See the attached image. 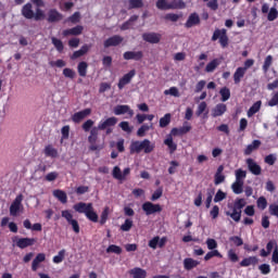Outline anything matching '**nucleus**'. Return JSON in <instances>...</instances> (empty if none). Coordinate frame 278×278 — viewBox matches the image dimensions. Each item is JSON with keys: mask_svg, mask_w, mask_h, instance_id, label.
<instances>
[{"mask_svg": "<svg viewBox=\"0 0 278 278\" xmlns=\"http://www.w3.org/2000/svg\"><path fill=\"white\" fill-rule=\"evenodd\" d=\"M155 149V144L154 143H151V140L149 139H144L142 141H132L130 143V153L134 154V153H153Z\"/></svg>", "mask_w": 278, "mask_h": 278, "instance_id": "7ed1b4c3", "label": "nucleus"}, {"mask_svg": "<svg viewBox=\"0 0 278 278\" xmlns=\"http://www.w3.org/2000/svg\"><path fill=\"white\" fill-rule=\"evenodd\" d=\"M244 75H247V68L238 67L233 74V81L238 86L240 81L244 78Z\"/></svg>", "mask_w": 278, "mask_h": 278, "instance_id": "a878e982", "label": "nucleus"}, {"mask_svg": "<svg viewBox=\"0 0 278 278\" xmlns=\"http://www.w3.org/2000/svg\"><path fill=\"white\" fill-rule=\"evenodd\" d=\"M270 66H273V55H267L263 64V73H268Z\"/></svg>", "mask_w": 278, "mask_h": 278, "instance_id": "49530a36", "label": "nucleus"}, {"mask_svg": "<svg viewBox=\"0 0 278 278\" xmlns=\"http://www.w3.org/2000/svg\"><path fill=\"white\" fill-rule=\"evenodd\" d=\"M59 175L60 174H58V172H51L45 176V180L46 181H55V179H58Z\"/></svg>", "mask_w": 278, "mask_h": 278, "instance_id": "338daca9", "label": "nucleus"}, {"mask_svg": "<svg viewBox=\"0 0 278 278\" xmlns=\"http://www.w3.org/2000/svg\"><path fill=\"white\" fill-rule=\"evenodd\" d=\"M257 264H260V258H257V256H249V257L243 258L239 263V266L241 268H247L249 266H257Z\"/></svg>", "mask_w": 278, "mask_h": 278, "instance_id": "aec40b11", "label": "nucleus"}, {"mask_svg": "<svg viewBox=\"0 0 278 278\" xmlns=\"http://www.w3.org/2000/svg\"><path fill=\"white\" fill-rule=\"evenodd\" d=\"M245 164L252 175H262V166H260L253 159H247Z\"/></svg>", "mask_w": 278, "mask_h": 278, "instance_id": "dca6fc26", "label": "nucleus"}, {"mask_svg": "<svg viewBox=\"0 0 278 278\" xmlns=\"http://www.w3.org/2000/svg\"><path fill=\"white\" fill-rule=\"evenodd\" d=\"M236 175V181H244L247 179V170L239 168L235 173Z\"/></svg>", "mask_w": 278, "mask_h": 278, "instance_id": "8fccbe9b", "label": "nucleus"}, {"mask_svg": "<svg viewBox=\"0 0 278 278\" xmlns=\"http://www.w3.org/2000/svg\"><path fill=\"white\" fill-rule=\"evenodd\" d=\"M124 60H135V62H140L144 58L142 51H126L123 54Z\"/></svg>", "mask_w": 278, "mask_h": 278, "instance_id": "2eb2a0df", "label": "nucleus"}, {"mask_svg": "<svg viewBox=\"0 0 278 278\" xmlns=\"http://www.w3.org/2000/svg\"><path fill=\"white\" fill-rule=\"evenodd\" d=\"M41 8H45V0H30L22 7L21 14L27 21H42L45 11Z\"/></svg>", "mask_w": 278, "mask_h": 278, "instance_id": "f257e3e1", "label": "nucleus"}, {"mask_svg": "<svg viewBox=\"0 0 278 278\" xmlns=\"http://www.w3.org/2000/svg\"><path fill=\"white\" fill-rule=\"evenodd\" d=\"M73 210L78 212V214H87L89 210H92V203L78 202L74 204Z\"/></svg>", "mask_w": 278, "mask_h": 278, "instance_id": "6ab92c4d", "label": "nucleus"}, {"mask_svg": "<svg viewBox=\"0 0 278 278\" xmlns=\"http://www.w3.org/2000/svg\"><path fill=\"white\" fill-rule=\"evenodd\" d=\"M164 144L168 148L169 153H175V151H177V143L173 141L172 135L166 136V139L164 140Z\"/></svg>", "mask_w": 278, "mask_h": 278, "instance_id": "7c9ffc66", "label": "nucleus"}, {"mask_svg": "<svg viewBox=\"0 0 278 278\" xmlns=\"http://www.w3.org/2000/svg\"><path fill=\"white\" fill-rule=\"evenodd\" d=\"M230 242H232V244H235V247H242V244H244V241L242 240V238L238 237V236H232L229 238Z\"/></svg>", "mask_w": 278, "mask_h": 278, "instance_id": "052dcab7", "label": "nucleus"}, {"mask_svg": "<svg viewBox=\"0 0 278 278\" xmlns=\"http://www.w3.org/2000/svg\"><path fill=\"white\" fill-rule=\"evenodd\" d=\"M225 112H227V104L219 103L212 110V116L213 118H218V116H223Z\"/></svg>", "mask_w": 278, "mask_h": 278, "instance_id": "b1692460", "label": "nucleus"}, {"mask_svg": "<svg viewBox=\"0 0 278 278\" xmlns=\"http://www.w3.org/2000/svg\"><path fill=\"white\" fill-rule=\"evenodd\" d=\"M142 39L150 45H157L162 40V35L159 33H144Z\"/></svg>", "mask_w": 278, "mask_h": 278, "instance_id": "f8f14e48", "label": "nucleus"}, {"mask_svg": "<svg viewBox=\"0 0 278 278\" xmlns=\"http://www.w3.org/2000/svg\"><path fill=\"white\" fill-rule=\"evenodd\" d=\"M160 127H168L170 125V113H166L163 117L160 118Z\"/></svg>", "mask_w": 278, "mask_h": 278, "instance_id": "c03bdc74", "label": "nucleus"}, {"mask_svg": "<svg viewBox=\"0 0 278 278\" xmlns=\"http://www.w3.org/2000/svg\"><path fill=\"white\" fill-rule=\"evenodd\" d=\"M261 146H262V141H260L257 139L253 140V142L245 148L244 155H251V153H253L255 150L260 149Z\"/></svg>", "mask_w": 278, "mask_h": 278, "instance_id": "c85d7f7f", "label": "nucleus"}, {"mask_svg": "<svg viewBox=\"0 0 278 278\" xmlns=\"http://www.w3.org/2000/svg\"><path fill=\"white\" fill-rule=\"evenodd\" d=\"M216 40H219V45L223 49H227V47H229V37L227 36V29H215L212 36V41L216 42Z\"/></svg>", "mask_w": 278, "mask_h": 278, "instance_id": "423d86ee", "label": "nucleus"}, {"mask_svg": "<svg viewBox=\"0 0 278 278\" xmlns=\"http://www.w3.org/2000/svg\"><path fill=\"white\" fill-rule=\"evenodd\" d=\"M85 216L91 223H99V215L97 214V212H94V207L92 205L91 208L87 211V214Z\"/></svg>", "mask_w": 278, "mask_h": 278, "instance_id": "58836bf2", "label": "nucleus"}, {"mask_svg": "<svg viewBox=\"0 0 278 278\" xmlns=\"http://www.w3.org/2000/svg\"><path fill=\"white\" fill-rule=\"evenodd\" d=\"M88 51H90V46L84 45L79 50L75 51L72 54L71 60H77L79 58H83V55H86V53H88Z\"/></svg>", "mask_w": 278, "mask_h": 278, "instance_id": "cd10ccee", "label": "nucleus"}, {"mask_svg": "<svg viewBox=\"0 0 278 278\" xmlns=\"http://www.w3.org/2000/svg\"><path fill=\"white\" fill-rule=\"evenodd\" d=\"M228 260L232 262V264H236V262H240V256L236 254V250L230 249L228 251Z\"/></svg>", "mask_w": 278, "mask_h": 278, "instance_id": "6e6d98bb", "label": "nucleus"}, {"mask_svg": "<svg viewBox=\"0 0 278 278\" xmlns=\"http://www.w3.org/2000/svg\"><path fill=\"white\" fill-rule=\"evenodd\" d=\"M130 275L132 278H147V270L140 268V267H135L130 269Z\"/></svg>", "mask_w": 278, "mask_h": 278, "instance_id": "2f4dec72", "label": "nucleus"}, {"mask_svg": "<svg viewBox=\"0 0 278 278\" xmlns=\"http://www.w3.org/2000/svg\"><path fill=\"white\" fill-rule=\"evenodd\" d=\"M128 3V10H138L144 7V2H142V0H129Z\"/></svg>", "mask_w": 278, "mask_h": 278, "instance_id": "a19ab883", "label": "nucleus"}, {"mask_svg": "<svg viewBox=\"0 0 278 278\" xmlns=\"http://www.w3.org/2000/svg\"><path fill=\"white\" fill-rule=\"evenodd\" d=\"M197 25H201V17L199 16V13H191L185 23V27L190 29V27H194Z\"/></svg>", "mask_w": 278, "mask_h": 278, "instance_id": "f3484780", "label": "nucleus"}, {"mask_svg": "<svg viewBox=\"0 0 278 278\" xmlns=\"http://www.w3.org/2000/svg\"><path fill=\"white\" fill-rule=\"evenodd\" d=\"M43 153L46 157H58V149L53 148L51 144L45 147Z\"/></svg>", "mask_w": 278, "mask_h": 278, "instance_id": "c9c22d12", "label": "nucleus"}, {"mask_svg": "<svg viewBox=\"0 0 278 278\" xmlns=\"http://www.w3.org/2000/svg\"><path fill=\"white\" fill-rule=\"evenodd\" d=\"M62 18H64V15H62V13H60L56 9H51L48 12V23H60Z\"/></svg>", "mask_w": 278, "mask_h": 278, "instance_id": "a211bd4d", "label": "nucleus"}, {"mask_svg": "<svg viewBox=\"0 0 278 278\" xmlns=\"http://www.w3.org/2000/svg\"><path fill=\"white\" fill-rule=\"evenodd\" d=\"M247 206V200L244 198H237L233 203L227 204V211L225 214L229 216L235 223H240L242 218V208Z\"/></svg>", "mask_w": 278, "mask_h": 278, "instance_id": "f03ea898", "label": "nucleus"}, {"mask_svg": "<svg viewBox=\"0 0 278 278\" xmlns=\"http://www.w3.org/2000/svg\"><path fill=\"white\" fill-rule=\"evenodd\" d=\"M212 257H223V254H220V252H218V250H212L205 254L204 261L210 262V260H212Z\"/></svg>", "mask_w": 278, "mask_h": 278, "instance_id": "a18cd8bd", "label": "nucleus"}, {"mask_svg": "<svg viewBox=\"0 0 278 278\" xmlns=\"http://www.w3.org/2000/svg\"><path fill=\"white\" fill-rule=\"evenodd\" d=\"M51 40H52V45L56 49V51L59 53H62L64 51V42H62V40H60L55 37H52Z\"/></svg>", "mask_w": 278, "mask_h": 278, "instance_id": "79ce46f5", "label": "nucleus"}, {"mask_svg": "<svg viewBox=\"0 0 278 278\" xmlns=\"http://www.w3.org/2000/svg\"><path fill=\"white\" fill-rule=\"evenodd\" d=\"M162 194H164V189L159 187L152 194L151 201H157V199H162Z\"/></svg>", "mask_w": 278, "mask_h": 278, "instance_id": "4d7b16f0", "label": "nucleus"}, {"mask_svg": "<svg viewBox=\"0 0 278 278\" xmlns=\"http://www.w3.org/2000/svg\"><path fill=\"white\" fill-rule=\"evenodd\" d=\"M116 123H118V118L116 117H108L104 121H100L98 124V129H100V131H105V136H110V134H112V131H114Z\"/></svg>", "mask_w": 278, "mask_h": 278, "instance_id": "39448f33", "label": "nucleus"}, {"mask_svg": "<svg viewBox=\"0 0 278 278\" xmlns=\"http://www.w3.org/2000/svg\"><path fill=\"white\" fill-rule=\"evenodd\" d=\"M134 77H136V70H131L119 78L117 84L118 90H123V88H125L128 84H131V79H134Z\"/></svg>", "mask_w": 278, "mask_h": 278, "instance_id": "9b49d317", "label": "nucleus"}, {"mask_svg": "<svg viewBox=\"0 0 278 278\" xmlns=\"http://www.w3.org/2000/svg\"><path fill=\"white\" fill-rule=\"evenodd\" d=\"M45 260H47V255L45 253H38L36 257L33 260L31 270L36 273V270H38L40 264H42Z\"/></svg>", "mask_w": 278, "mask_h": 278, "instance_id": "5701e85b", "label": "nucleus"}, {"mask_svg": "<svg viewBox=\"0 0 278 278\" xmlns=\"http://www.w3.org/2000/svg\"><path fill=\"white\" fill-rule=\"evenodd\" d=\"M219 94H220V101H223V103H225L226 101H229V99H231V90H229L228 87H223L219 90Z\"/></svg>", "mask_w": 278, "mask_h": 278, "instance_id": "4c0bfd02", "label": "nucleus"}, {"mask_svg": "<svg viewBox=\"0 0 278 278\" xmlns=\"http://www.w3.org/2000/svg\"><path fill=\"white\" fill-rule=\"evenodd\" d=\"M63 75H64V77H67L68 79H75L76 73L74 72L73 68L65 67L63 70Z\"/></svg>", "mask_w": 278, "mask_h": 278, "instance_id": "13d9d810", "label": "nucleus"}, {"mask_svg": "<svg viewBox=\"0 0 278 278\" xmlns=\"http://www.w3.org/2000/svg\"><path fill=\"white\" fill-rule=\"evenodd\" d=\"M231 190L235 194H242L244 192V181L235 180L231 185Z\"/></svg>", "mask_w": 278, "mask_h": 278, "instance_id": "c756f323", "label": "nucleus"}, {"mask_svg": "<svg viewBox=\"0 0 278 278\" xmlns=\"http://www.w3.org/2000/svg\"><path fill=\"white\" fill-rule=\"evenodd\" d=\"M112 176L114 177V179H117L118 181H123V179H125V176H123V172L121 170V167H118V166H115L113 168Z\"/></svg>", "mask_w": 278, "mask_h": 278, "instance_id": "09e8293b", "label": "nucleus"}, {"mask_svg": "<svg viewBox=\"0 0 278 278\" xmlns=\"http://www.w3.org/2000/svg\"><path fill=\"white\" fill-rule=\"evenodd\" d=\"M225 199H227V193L219 189L214 197V203H220V201H225Z\"/></svg>", "mask_w": 278, "mask_h": 278, "instance_id": "603ef678", "label": "nucleus"}, {"mask_svg": "<svg viewBox=\"0 0 278 278\" xmlns=\"http://www.w3.org/2000/svg\"><path fill=\"white\" fill-rule=\"evenodd\" d=\"M106 253H115V255H121V253H123V248L116 244H111L108 247Z\"/></svg>", "mask_w": 278, "mask_h": 278, "instance_id": "de8ad7c7", "label": "nucleus"}, {"mask_svg": "<svg viewBox=\"0 0 278 278\" xmlns=\"http://www.w3.org/2000/svg\"><path fill=\"white\" fill-rule=\"evenodd\" d=\"M258 210H266L268 207V201L264 197H260L256 201Z\"/></svg>", "mask_w": 278, "mask_h": 278, "instance_id": "5fc2aeb1", "label": "nucleus"}, {"mask_svg": "<svg viewBox=\"0 0 278 278\" xmlns=\"http://www.w3.org/2000/svg\"><path fill=\"white\" fill-rule=\"evenodd\" d=\"M258 270H261L262 275H270V265L262 264L258 266Z\"/></svg>", "mask_w": 278, "mask_h": 278, "instance_id": "69168bd1", "label": "nucleus"}, {"mask_svg": "<svg viewBox=\"0 0 278 278\" xmlns=\"http://www.w3.org/2000/svg\"><path fill=\"white\" fill-rule=\"evenodd\" d=\"M141 210H143L146 216H151L153 214H160L162 212V205L148 201L141 205Z\"/></svg>", "mask_w": 278, "mask_h": 278, "instance_id": "6e6552de", "label": "nucleus"}, {"mask_svg": "<svg viewBox=\"0 0 278 278\" xmlns=\"http://www.w3.org/2000/svg\"><path fill=\"white\" fill-rule=\"evenodd\" d=\"M269 108H275V105H278V91L274 93L271 99L268 101Z\"/></svg>", "mask_w": 278, "mask_h": 278, "instance_id": "774afa93", "label": "nucleus"}, {"mask_svg": "<svg viewBox=\"0 0 278 278\" xmlns=\"http://www.w3.org/2000/svg\"><path fill=\"white\" fill-rule=\"evenodd\" d=\"M84 34V26L77 25L73 28H68L63 30V36L66 38L67 36H81Z\"/></svg>", "mask_w": 278, "mask_h": 278, "instance_id": "4be33fe9", "label": "nucleus"}, {"mask_svg": "<svg viewBox=\"0 0 278 278\" xmlns=\"http://www.w3.org/2000/svg\"><path fill=\"white\" fill-rule=\"evenodd\" d=\"M66 256V250H60L58 255L53 256L52 262L54 264H62L64 262V257Z\"/></svg>", "mask_w": 278, "mask_h": 278, "instance_id": "ea45409f", "label": "nucleus"}, {"mask_svg": "<svg viewBox=\"0 0 278 278\" xmlns=\"http://www.w3.org/2000/svg\"><path fill=\"white\" fill-rule=\"evenodd\" d=\"M168 2L166 0H157L156 1V8L157 10H169Z\"/></svg>", "mask_w": 278, "mask_h": 278, "instance_id": "e2e57ef3", "label": "nucleus"}, {"mask_svg": "<svg viewBox=\"0 0 278 278\" xmlns=\"http://www.w3.org/2000/svg\"><path fill=\"white\" fill-rule=\"evenodd\" d=\"M92 114V109H85L83 111L76 112L72 116L73 123H81L84 118Z\"/></svg>", "mask_w": 278, "mask_h": 278, "instance_id": "4468645a", "label": "nucleus"}, {"mask_svg": "<svg viewBox=\"0 0 278 278\" xmlns=\"http://www.w3.org/2000/svg\"><path fill=\"white\" fill-rule=\"evenodd\" d=\"M199 266V262L194 261L193 258H185L184 260V268L185 270H192V268H197Z\"/></svg>", "mask_w": 278, "mask_h": 278, "instance_id": "72a5a7b5", "label": "nucleus"}, {"mask_svg": "<svg viewBox=\"0 0 278 278\" xmlns=\"http://www.w3.org/2000/svg\"><path fill=\"white\" fill-rule=\"evenodd\" d=\"M52 194L61 203L63 204L68 203V195H66V192L63 191L62 189H55Z\"/></svg>", "mask_w": 278, "mask_h": 278, "instance_id": "393cba45", "label": "nucleus"}, {"mask_svg": "<svg viewBox=\"0 0 278 278\" xmlns=\"http://www.w3.org/2000/svg\"><path fill=\"white\" fill-rule=\"evenodd\" d=\"M21 207H23V194L16 195L14 201L11 203L9 208L10 216H18V212H21Z\"/></svg>", "mask_w": 278, "mask_h": 278, "instance_id": "1a4fd4ad", "label": "nucleus"}, {"mask_svg": "<svg viewBox=\"0 0 278 278\" xmlns=\"http://www.w3.org/2000/svg\"><path fill=\"white\" fill-rule=\"evenodd\" d=\"M35 243V238H20L16 241V247H18V249H27V247H34Z\"/></svg>", "mask_w": 278, "mask_h": 278, "instance_id": "412c9836", "label": "nucleus"}, {"mask_svg": "<svg viewBox=\"0 0 278 278\" xmlns=\"http://www.w3.org/2000/svg\"><path fill=\"white\" fill-rule=\"evenodd\" d=\"M131 227H134V220L127 218L124 224L121 226L122 231H131Z\"/></svg>", "mask_w": 278, "mask_h": 278, "instance_id": "3c124183", "label": "nucleus"}, {"mask_svg": "<svg viewBox=\"0 0 278 278\" xmlns=\"http://www.w3.org/2000/svg\"><path fill=\"white\" fill-rule=\"evenodd\" d=\"M124 38L121 35H114L106 40H104V49H110V47H118L123 42Z\"/></svg>", "mask_w": 278, "mask_h": 278, "instance_id": "ddd939ff", "label": "nucleus"}, {"mask_svg": "<svg viewBox=\"0 0 278 278\" xmlns=\"http://www.w3.org/2000/svg\"><path fill=\"white\" fill-rule=\"evenodd\" d=\"M115 116L127 114L128 118H134V110L127 104H118L113 110Z\"/></svg>", "mask_w": 278, "mask_h": 278, "instance_id": "9d476101", "label": "nucleus"}, {"mask_svg": "<svg viewBox=\"0 0 278 278\" xmlns=\"http://www.w3.org/2000/svg\"><path fill=\"white\" fill-rule=\"evenodd\" d=\"M278 18V11L276 8H271L269 9V12L267 14V21L273 22V21H277Z\"/></svg>", "mask_w": 278, "mask_h": 278, "instance_id": "864d4df0", "label": "nucleus"}, {"mask_svg": "<svg viewBox=\"0 0 278 278\" xmlns=\"http://www.w3.org/2000/svg\"><path fill=\"white\" fill-rule=\"evenodd\" d=\"M207 110V103L205 101H202L199 105H198V110L195 112L197 116H201V114H203V112H205Z\"/></svg>", "mask_w": 278, "mask_h": 278, "instance_id": "680f3d73", "label": "nucleus"}, {"mask_svg": "<svg viewBox=\"0 0 278 278\" xmlns=\"http://www.w3.org/2000/svg\"><path fill=\"white\" fill-rule=\"evenodd\" d=\"M220 59H213L205 66V73H214L220 66Z\"/></svg>", "mask_w": 278, "mask_h": 278, "instance_id": "bb28decb", "label": "nucleus"}, {"mask_svg": "<svg viewBox=\"0 0 278 278\" xmlns=\"http://www.w3.org/2000/svg\"><path fill=\"white\" fill-rule=\"evenodd\" d=\"M99 131H101V129L98 126L91 128L88 137V142L90 144L89 151H103V149H105V143L97 144V140H99Z\"/></svg>", "mask_w": 278, "mask_h": 278, "instance_id": "20e7f679", "label": "nucleus"}, {"mask_svg": "<svg viewBox=\"0 0 278 278\" xmlns=\"http://www.w3.org/2000/svg\"><path fill=\"white\" fill-rule=\"evenodd\" d=\"M77 71L79 77H86V75H88V63L85 61L79 62L77 65Z\"/></svg>", "mask_w": 278, "mask_h": 278, "instance_id": "f704fd0d", "label": "nucleus"}, {"mask_svg": "<svg viewBox=\"0 0 278 278\" xmlns=\"http://www.w3.org/2000/svg\"><path fill=\"white\" fill-rule=\"evenodd\" d=\"M151 127H153V124H151L150 126L147 124H143L138 130H137V136L139 138H144V136H147V131H149V129H151Z\"/></svg>", "mask_w": 278, "mask_h": 278, "instance_id": "37998d69", "label": "nucleus"}, {"mask_svg": "<svg viewBox=\"0 0 278 278\" xmlns=\"http://www.w3.org/2000/svg\"><path fill=\"white\" fill-rule=\"evenodd\" d=\"M262 110V101H256L248 111V116L251 118V116H254V114H257Z\"/></svg>", "mask_w": 278, "mask_h": 278, "instance_id": "e433bc0d", "label": "nucleus"}, {"mask_svg": "<svg viewBox=\"0 0 278 278\" xmlns=\"http://www.w3.org/2000/svg\"><path fill=\"white\" fill-rule=\"evenodd\" d=\"M61 216H62V218H65V220L68 223V225L72 226L74 233H79V231H80L79 222H77V219L73 218V213H71L70 210L62 211Z\"/></svg>", "mask_w": 278, "mask_h": 278, "instance_id": "0eeeda50", "label": "nucleus"}, {"mask_svg": "<svg viewBox=\"0 0 278 278\" xmlns=\"http://www.w3.org/2000/svg\"><path fill=\"white\" fill-rule=\"evenodd\" d=\"M164 94H170V97H179V89H177V87H170L164 91Z\"/></svg>", "mask_w": 278, "mask_h": 278, "instance_id": "0e129e2a", "label": "nucleus"}, {"mask_svg": "<svg viewBox=\"0 0 278 278\" xmlns=\"http://www.w3.org/2000/svg\"><path fill=\"white\" fill-rule=\"evenodd\" d=\"M167 8H169V10H185L186 2H184V0H173Z\"/></svg>", "mask_w": 278, "mask_h": 278, "instance_id": "473e14b6", "label": "nucleus"}, {"mask_svg": "<svg viewBox=\"0 0 278 278\" xmlns=\"http://www.w3.org/2000/svg\"><path fill=\"white\" fill-rule=\"evenodd\" d=\"M204 2H207L206 5L210 8V10H213V12H216L218 10V0H203Z\"/></svg>", "mask_w": 278, "mask_h": 278, "instance_id": "bf43d9fd", "label": "nucleus"}]
</instances>
